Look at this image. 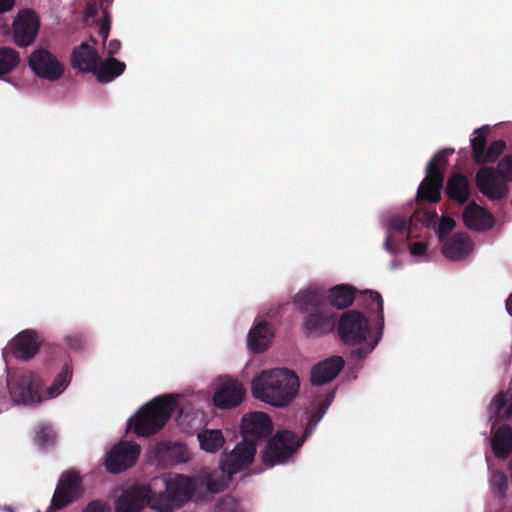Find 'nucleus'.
<instances>
[{"label": "nucleus", "instance_id": "obj_1", "mask_svg": "<svg viewBox=\"0 0 512 512\" xmlns=\"http://www.w3.org/2000/svg\"><path fill=\"white\" fill-rule=\"evenodd\" d=\"M294 304L304 315L301 327L307 337H323L336 329L338 314L328 305L324 290H300L294 297Z\"/></svg>", "mask_w": 512, "mask_h": 512}, {"label": "nucleus", "instance_id": "obj_2", "mask_svg": "<svg viewBox=\"0 0 512 512\" xmlns=\"http://www.w3.org/2000/svg\"><path fill=\"white\" fill-rule=\"evenodd\" d=\"M254 398L275 407L288 406L299 389L297 375L285 368L262 371L251 383Z\"/></svg>", "mask_w": 512, "mask_h": 512}, {"label": "nucleus", "instance_id": "obj_3", "mask_svg": "<svg viewBox=\"0 0 512 512\" xmlns=\"http://www.w3.org/2000/svg\"><path fill=\"white\" fill-rule=\"evenodd\" d=\"M177 407L172 395H163L147 403L137 414L135 421L130 417V426L139 436H151L158 433L170 419Z\"/></svg>", "mask_w": 512, "mask_h": 512}, {"label": "nucleus", "instance_id": "obj_4", "mask_svg": "<svg viewBox=\"0 0 512 512\" xmlns=\"http://www.w3.org/2000/svg\"><path fill=\"white\" fill-rule=\"evenodd\" d=\"M512 182V154L505 155L497 168L481 167L475 176V183L480 193L491 201L504 199L508 193V183Z\"/></svg>", "mask_w": 512, "mask_h": 512}, {"label": "nucleus", "instance_id": "obj_5", "mask_svg": "<svg viewBox=\"0 0 512 512\" xmlns=\"http://www.w3.org/2000/svg\"><path fill=\"white\" fill-rule=\"evenodd\" d=\"M304 440L291 430L277 431L270 437L264 450L261 452L262 463L266 467H274L287 463L297 450L302 446Z\"/></svg>", "mask_w": 512, "mask_h": 512}, {"label": "nucleus", "instance_id": "obj_6", "mask_svg": "<svg viewBox=\"0 0 512 512\" xmlns=\"http://www.w3.org/2000/svg\"><path fill=\"white\" fill-rule=\"evenodd\" d=\"M454 153V149H444L437 152L426 167V177L417 190V200L430 203H438L441 200L444 175L441 170L448 164V157Z\"/></svg>", "mask_w": 512, "mask_h": 512}, {"label": "nucleus", "instance_id": "obj_7", "mask_svg": "<svg viewBox=\"0 0 512 512\" xmlns=\"http://www.w3.org/2000/svg\"><path fill=\"white\" fill-rule=\"evenodd\" d=\"M9 392L18 404H38L44 400L43 382L31 371H24L15 376L9 383Z\"/></svg>", "mask_w": 512, "mask_h": 512}, {"label": "nucleus", "instance_id": "obj_8", "mask_svg": "<svg viewBox=\"0 0 512 512\" xmlns=\"http://www.w3.org/2000/svg\"><path fill=\"white\" fill-rule=\"evenodd\" d=\"M145 507L157 512L179 509L166 490L154 493L149 486L130 485V512H141Z\"/></svg>", "mask_w": 512, "mask_h": 512}, {"label": "nucleus", "instance_id": "obj_9", "mask_svg": "<svg viewBox=\"0 0 512 512\" xmlns=\"http://www.w3.org/2000/svg\"><path fill=\"white\" fill-rule=\"evenodd\" d=\"M336 328L340 340L347 345L362 343L370 332L367 317L357 310H348L337 317Z\"/></svg>", "mask_w": 512, "mask_h": 512}, {"label": "nucleus", "instance_id": "obj_10", "mask_svg": "<svg viewBox=\"0 0 512 512\" xmlns=\"http://www.w3.org/2000/svg\"><path fill=\"white\" fill-rule=\"evenodd\" d=\"M83 493L82 479L75 470L61 474L54 491L51 507L60 510L75 502Z\"/></svg>", "mask_w": 512, "mask_h": 512}, {"label": "nucleus", "instance_id": "obj_11", "mask_svg": "<svg viewBox=\"0 0 512 512\" xmlns=\"http://www.w3.org/2000/svg\"><path fill=\"white\" fill-rule=\"evenodd\" d=\"M28 64L35 75L51 82L59 80L64 74L63 64L47 49L33 51Z\"/></svg>", "mask_w": 512, "mask_h": 512}, {"label": "nucleus", "instance_id": "obj_12", "mask_svg": "<svg viewBox=\"0 0 512 512\" xmlns=\"http://www.w3.org/2000/svg\"><path fill=\"white\" fill-rule=\"evenodd\" d=\"M40 20L37 14L30 9L18 12L13 22V40L19 47L31 45L38 34Z\"/></svg>", "mask_w": 512, "mask_h": 512}, {"label": "nucleus", "instance_id": "obj_13", "mask_svg": "<svg viewBox=\"0 0 512 512\" xmlns=\"http://www.w3.org/2000/svg\"><path fill=\"white\" fill-rule=\"evenodd\" d=\"M255 454L256 445L248 442L247 439L242 440L231 452L225 454L221 462L222 474L232 476L248 468L252 464Z\"/></svg>", "mask_w": 512, "mask_h": 512}, {"label": "nucleus", "instance_id": "obj_14", "mask_svg": "<svg viewBox=\"0 0 512 512\" xmlns=\"http://www.w3.org/2000/svg\"><path fill=\"white\" fill-rule=\"evenodd\" d=\"M273 431V423L264 412H252L242 418L241 433L243 440L256 445L257 441L266 439Z\"/></svg>", "mask_w": 512, "mask_h": 512}, {"label": "nucleus", "instance_id": "obj_15", "mask_svg": "<svg viewBox=\"0 0 512 512\" xmlns=\"http://www.w3.org/2000/svg\"><path fill=\"white\" fill-rule=\"evenodd\" d=\"M164 482L165 490L179 508L191 500L196 489L193 478L182 474L167 477Z\"/></svg>", "mask_w": 512, "mask_h": 512}, {"label": "nucleus", "instance_id": "obj_16", "mask_svg": "<svg viewBox=\"0 0 512 512\" xmlns=\"http://www.w3.org/2000/svg\"><path fill=\"white\" fill-rule=\"evenodd\" d=\"M361 305L371 314H378L380 334L384 326V315H383V299L380 293L372 290H365L362 292ZM381 335L374 341L373 344H369L367 347L358 348L354 354L359 359L365 358L378 344Z\"/></svg>", "mask_w": 512, "mask_h": 512}, {"label": "nucleus", "instance_id": "obj_17", "mask_svg": "<svg viewBox=\"0 0 512 512\" xmlns=\"http://www.w3.org/2000/svg\"><path fill=\"white\" fill-rule=\"evenodd\" d=\"M345 365L342 356H331L318 362L311 370V382L314 385H324L337 377Z\"/></svg>", "mask_w": 512, "mask_h": 512}, {"label": "nucleus", "instance_id": "obj_18", "mask_svg": "<svg viewBox=\"0 0 512 512\" xmlns=\"http://www.w3.org/2000/svg\"><path fill=\"white\" fill-rule=\"evenodd\" d=\"M463 222L466 227L475 231H487L495 224L494 216L474 201L463 211Z\"/></svg>", "mask_w": 512, "mask_h": 512}, {"label": "nucleus", "instance_id": "obj_19", "mask_svg": "<svg viewBox=\"0 0 512 512\" xmlns=\"http://www.w3.org/2000/svg\"><path fill=\"white\" fill-rule=\"evenodd\" d=\"M40 341L36 332L25 330L20 332L10 343L9 349L19 359L33 358L39 351Z\"/></svg>", "mask_w": 512, "mask_h": 512}, {"label": "nucleus", "instance_id": "obj_20", "mask_svg": "<svg viewBox=\"0 0 512 512\" xmlns=\"http://www.w3.org/2000/svg\"><path fill=\"white\" fill-rule=\"evenodd\" d=\"M245 396V390L237 381H227L213 395L214 405L218 408L238 406Z\"/></svg>", "mask_w": 512, "mask_h": 512}, {"label": "nucleus", "instance_id": "obj_21", "mask_svg": "<svg viewBox=\"0 0 512 512\" xmlns=\"http://www.w3.org/2000/svg\"><path fill=\"white\" fill-rule=\"evenodd\" d=\"M70 60L72 68L81 72L91 73L96 68L100 55L94 47L83 42L73 48Z\"/></svg>", "mask_w": 512, "mask_h": 512}, {"label": "nucleus", "instance_id": "obj_22", "mask_svg": "<svg viewBox=\"0 0 512 512\" xmlns=\"http://www.w3.org/2000/svg\"><path fill=\"white\" fill-rule=\"evenodd\" d=\"M104 466L111 474H119L128 469V441L121 440L107 452Z\"/></svg>", "mask_w": 512, "mask_h": 512}, {"label": "nucleus", "instance_id": "obj_23", "mask_svg": "<svg viewBox=\"0 0 512 512\" xmlns=\"http://www.w3.org/2000/svg\"><path fill=\"white\" fill-rule=\"evenodd\" d=\"M472 249L470 238L463 233H456L444 243L442 251L447 259L457 261L466 258Z\"/></svg>", "mask_w": 512, "mask_h": 512}, {"label": "nucleus", "instance_id": "obj_24", "mask_svg": "<svg viewBox=\"0 0 512 512\" xmlns=\"http://www.w3.org/2000/svg\"><path fill=\"white\" fill-rule=\"evenodd\" d=\"M445 193L449 199L460 205L465 204L471 196V185L468 178L461 173L451 175L446 183Z\"/></svg>", "mask_w": 512, "mask_h": 512}, {"label": "nucleus", "instance_id": "obj_25", "mask_svg": "<svg viewBox=\"0 0 512 512\" xmlns=\"http://www.w3.org/2000/svg\"><path fill=\"white\" fill-rule=\"evenodd\" d=\"M126 65L113 57L97 61L96 68L91 73L100 83H107L124 73Z\"/></svg>", "mask_w": 512, "mask_h": 512}, {"label": "nucleus", "instance_id": "obj_26", "mask_svg": "<svg viewBox=\"0 0 512 512\" xmlns=\"http://www.w3.org/2000/svg\"><path fill=\"white\" fill-rule=\"evenodd\" d=\"M271 337L270 325L264 321L259 322L248 333L247 341L249 348L254 353H262L268 348Z\"/></svg>", "mask_w": 512, "mask_h": 512}, {"label": "nucleus", "instance_id": "obj_27", "mask_svg": "<svg viewBox=\"0 0 512 512\" xmlns=\"http://www.w3.org/2000/svg\"><path fill=\"white\" fill-rule=\"evenodd\" d=\"M356 289L350 285L339 284L329 290L326 296L327 303L331 308L339 310L351 306L355 300Z\"/></svg>", "mask_w": 512, "mask_h": 512}, {"label": "nucleus", "instance_id": "obj_28", "mask_svg": "<svg viewBox=\"0 0 512 512\" xmlns=\"http://www.w3.org/2000/svg\"><path fill=\"white\" fill-rule=\"evenodd\" d=\"M491 445L497 458L506 459L512 452V428L506 424L500 426L493 435Z\"/></svg>", "mask_w": 512, "mask_h": 512}, {"label": "nucleus", "instance_id": "obj_29", "mask_svg": "<svg viewBox=\"0 0 512 512\" xmlns=\"http://www.w3.org/2000/svg\"><path fill=\"white\" fill-rule=\"evenodd\" d=\"M72 378V368L65 364L60 372L56 375L51 386L43 389V397L45 399H51L59 396L69 385Z\"/></svg>", "mask_w": 512, "mask_h": 512}, {"label": "nucleus", "instance_id": "obj_30", "mask_svg": "<svg viewBox=\"0 0 512 512\" xmlns=\"http://www.w3.org/2000/svg\"><path fill=\"white\" fill-rule=\"evenodd\" d=\"M491 410L497 419H509L512 416V390L499 392L491 403Z\"/></svg>", "mask_w": 512, "mask_h": 512}, {"label": "nucleus", "instance_id": "obj_31", "mask_svg": "<svg viewBox=\"0 0 512 512\" xmlns=\"http://www.w3.org/2000/svg\"><path fill=\"white\" fill-rule=\"evenodd\" d=\"M198 440L201 449L210 453L217 452L225 443L224 436L220 430L205 429L198 433Z\"/></svg>", "mask_w": 512, "mask_h": 512}, {"label": "nucleus", "instance_id": "obj_32", "mask_svg": "<svg viewBox=\"0 0 512 512\" xmlns=\"http://www.w3.org/2000/svg\"><path fill=\"white\" fill-rule=\"evenodd\" d=\"M488 126L475 130V137L471 139L472 157L477 165H483L484 153L487 147Z\"/></svg>", "mask_w": 512, "mask_h": 512}, {"label": "nucleus", "instance_id": "obj_33", "mask_svg": "<svg viewBox=\"0 0 512 512\" xmlns=\"http://www.w3.org/2000/svg\"><path fill=\"white\" fill-rule=\"evenodd\" d=\"M20 62L19 53L10 47H0V76L10 73Z\"/></svg>", "mask_w": 512, "mask_h": 512}, {"label": "nucleus", "instance_id": "obj_34", "mask_svg": "<svg viewBox=\"0 0 512 512\" xmlns=\"http://www.w3.org/2000/svg\"><path fill=\"white\" fill-rule=\"evenodd\" d=\"M56 434L51 426L43 424L41 425L35 434V443L40 448H46L53 445L55 442Z\"/></svg>", "mask_w": 512, "mask_h": 512}, {"label": "nucleus", "instance_id": "obj_35", "mask_svg": "<svg viewBox=\"0 0 512 512\" xmlns=\"http://www.w3.org/2000/svg\"><path fill=\"white\" fill-rule=\"evenodd\" d=\"M505 148L506 143L504 140L500 139L493 141L484 153L483 165L494 163L503 153Z\"/></svg>", "mask_w": 512, "mask_h": 512}, {"label": "nucleus", "instance_id": "obj_36", "mask_svg": "<svg viewBox=\"0 0 512 512\" xmlns=\"http://www.w3.org/2000/svg\"><path fill=\"white\" fill-rule=\"evenodd\" d=\"M161 458L163 459L165 456L173 457L175 462L182 463L188 460L187 450L182 444H174L172 446H167L163 451L160 452Z\"/></svg>", "mask_w": 512, "mask_h": 512}, {"label": "nucleus", "instance_id": "obj_37", "mask_svg": "<svg viewBox=\"0 0 512 512\" xmlns=\"http://www.w3.org/2000/svg\"><path fill=\"white\" fill-rule=\"evenodd\" d=\"M438 219V215L436 211H427V210H421L417 209L410 218L409 225H415L416 223H422L426 226H429L436 222Z\"/></svg>", "mask_w": 512, "mask_h": 512}, {"label": "nucleus", "instance_id": "obj_38", "mask_svg": "<svg viewBox=\"0 0 512 512\" xmlns=\"http://www.w3.org/2000/svg\"><path fill=\"white\" fill-rule=\"evenodd\" d=\"M215 512H243V510L234 497L225 496L216 504Z\"/></svg>", "mask_w": 512, "mask_h": 512}, {"label": "nucleus", "instance_id": "obj_39", "mask_svg": "<svg viewBox=\"0 0 512 512\" xmlns=\"http://www.w3.org/2000/svg\"><path fill=\"white\" fill-rule=\"evenodd\" d=\"M232 476L225 474L220 479H215L214 475H210L207 479V490L212 493L222 492L227 486Z\"/></svg>", "mask_w": 512, "mask_h": 512}, {"label": "nucleus", "instance_id": "obj_40", "mask_svg": "<svg viewBox=\"0 0 512 512\" xmlns=\"http://www.w3.org/2000/svg\"><path fill=\"white\" fill-rule=\"evenodd\" d=\"M120 491L115 501V512H128V486L123 484L116 489V493Z\"/></svg>", "mask_w": 512, "mask_h": 512}, {"label": "nucleus", "instance_id": "obj_41", "mask_svg": "<svg viewBox=\"0 0 512 512\" xmlns=\"http://www.w3.org/2000/svg\"><path fill=\"white\" fill-rule=\"evenodd\" d=\"M328 406L329 402L327 400L320 402L317 407V410L309 415L308 425L311 427H315L322 419L323 415L326 413Z\"/></svg>", "mask_w": 512, "mask_h": 512}, {"label": "nucleus", "instance_id": "obj_42", "mask_svg": "<svg viewBox=\"0 0 512 512\" xmlns=\"http://www.w3.org/2000/svg\"><path fill=\"white\" fill-rule=\"evenodd\" d=\"M456 222L453 218L449 216H443L440 219L439 225H438V233L439 236L442 238L444 235L450 233L453 228L455 227Z\"/></svg>", "mask_w": 512, "mask_h": 512}, {"label": "nucleus", "instance_id": "obj_43", "mask_svg": "<svg viewBox=\"0 0 512 512\" xmlns=\"http://www.w3.org/2000/svg\"><path fill=\"white\" fill-rule=\"evenodd\" d=\"M408 228V222L402 217H393L389 221L390 231L405 233Z\"/></svg>", "mask_w": 512, "mask_h": 512}, {"label": "nucleus", "instance_id": "obj_44", "mask_svg": "<svg viewBox=\"0 0 512 512\" xmlns=\"http://www.w3.org/2000/svg\"><path fill=\"white\" fill-rule=\"evenodd\" d=\"M86 339L83 334H74L66 337L67 345L73 350H80L85 345Z\"/></svg>", "mask_w": 512, "mask_h": 512}, {"label": "nucleus", "instance_id": "obj_45", "mask_svg": "<svg viewBox=\"0 0 512 512\" xmlns=\"http://www.w3.org/2000/svg\"><path fill=\"white\" fill-rule=\"evenodd\" d=\"M82 512H110V507L100 500H95L90 502Z\"/></svg>", "mask_w": 512, "mask_h": 512}, {"label": "nucleus", "instance_id": "obj_46", "mask_svg": "<svg viewBox=\"0 0 512 512\" xmlns=\"http://www.w3.org/2000/svg\"><path fill=\"white\" fill-rule=\"evenodd\" d=\"M410 253L413 256H423L427 251V244L421 241L410 244Z\"/></svg>", "mask_w": 512, "mask_h": 512}, {"label": "nucleus", "instance_id": "obj_47", "mask_svg": "<svg viewBox=\"0 0 512 512\" xmlns=\"http://www.w3.org/2000/svg\"><path fill=\"white\" fill-rule=\"evenodd\" d=\"M110 31V22L107 19V16H105L104 20L101 22V24L98 27V36L102 39L103 42H105L108 38Z\"/></svg>", "mask_w": 512, "mask_h": 512}, {"label": "nucleus", "instance_id": "obj_48", "mask_svg": "<svg viewBox=\"0 0 512 512\" xmlns=\"http://www.w3.org/2000/svg\"><path fill=\"white\" fill-rule=\"evenodd\" d=\"M141 453V447L139 444L130 441V467H132Z\"/></svg>", "mask_w": 512, "mask_h": 512}, {"label": "nucleus", "instance_id": "obj_49", "mask_svg": "<svg viewBox=\"0 0 512 512\" xmlns=\"http://www.w3.org/2000/svg\"><path fill=\"white\" fill-rule=\"evenodd\" d=\"M385 249L390 252L391 254H395L398 250L397 243L393 238V235L389 233L386 237L385 243H384Z\"/></svg>", "mask_w": 512, "mask_h": 512}, {"label": "nucleus", "instance_id": "obj_50", "mask_svg": "<svg viewBox=\"0 0 512 512\" xmlns=\"http://www.w3.org/2000/svg\"><path fill=\"white\" fill-rule=\"evenodd\" d=\"M15 0H0V13L10 11L14 6Z\"/></svg>", "mask_w": 512, "mask_h": 512}, {"label": "nucleus", "instance_id": "obj_51", "mask_svg": "<svg viewBox=\"0 0 512 512\" xmlns=\"http://www.w3.org/2000/svg\"><path fill=\"white\" fill-rule=\"evenodd\" d=\"M120 48V42L117 41V40H112L110 43H109V47H108V54L110 56L114 55L117 53V51L119 50Z\"/></svg>", "mask_w": 512, "mask_h": 512}, {"label": "nucleus", "instance_id": "obj_52", "mask_svg": "<svg viewBox=\"0 0 512 512\" xmlns=\"http://www.w3.org/2000/svg\"><path fill=\"white\" fill-rule=\"evenodd\" d=\"M97 14V8L94 5H88L86 10V16L87 17H95Z\"/></svg>", "mask_w": 512, "mask_h": 512}, {"label": "nucleus", "instance_id": "obj_53", "mask_svg": "<svg viewBox=\"0 0 512 512\" xmlns=\"http://www.w3.org/2000/svg\"><path fill=\"white\" fill-rule=\"evenodd\" d=\"M507 312L512 316V294L506 300Z\"/></svg>", "mask_w": 512, "mask_h": 512}, {"label": "nucleus", "instance_id": "obj_54", "mask_svg": "<svg viewBox=\"0 0 512 512\" xmlns=\"http://www.w3.org/2000/svg\"><path fill=\"white\" fill-rule=\"evenodd\" d=\"M500 488L504 491L506 489V478L504 476L501 477Z\"/></svg>", "mask_w": 512, "mask_h": 512}, {"label": "nucleus", "instance_id": "obj_55", "mask_svg": "<svg viewBox=\"0 0 512 512\" xmlns=\"http://www.w3.org/2000/svg\"><path fill=\"white\" fill-rule=\"evenodd\" d=\"M3 510L6 511V512H14V509L12 506H9V505H5L3 507Z\"/></svg>", "mask_w": 512, "mask_h": 512}, {"label": "nucleus", "instance_id": "obj_56", "mask_svg": "<svg viewBox=\"0 0 512 512\" xmlns=\"http://www.w3.org/2000/svg\"><path fill=\"white\" fill-rule=\"evenodd\" d=\"M509 472H510V476H511V479H512V457H511V460L509 462Z\"/></svg>", "mask_w": 512, "mask_h": 512}, {"label": "nucleus", "instance_id": "obj_57", "mask_svg": "<svg viewBox=\"0 0 512 512\" xmlns=\"http://www.w3.org/2000/svg\"><path fill=\"white\" fill-rule=\"evenodd\" d=\"M90 41L93 42L94 44H97V40L93 35L90 36Z\"/></svg>", "mask_w": 512, "mask_h": 512}, {"label": "nucleus", "instance_id": "obj_58", "mask_svg": "<svg viewBox=\"0 0 512 512\" xmlns=\"http://www.w3.org/2000/svg\"><path fill=\"white\" fill-rule=\"evenodd\" d=\"M128 435V421L126 422V426H125V437Z\"/></svg>", "mask_w": 512, "mask_h": 512}]
</instances>
